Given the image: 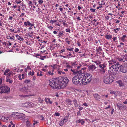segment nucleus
I'll return each mask as SVG.
<instances>
[{
	"label": "nucleus",
	"mask_w": 127,
	"mask_h": 127,
	"mask_svg": "<svg viewBox=\"0 0 127 127\" xmlns=\"http://www.w3.org/2000/svg\"><path fill=\"white\" fill-rule=\"evenodd\" d=\"M72 82L73 84L79 86L84 85L85 82H83V80L81 72L78 73L73 77Z\"/></svg>",
	"instance_id": "1"
},
{
	"label": "nucleus",
	"mask_w": 127,
	"mask_h": 127,
	"mask_svg": "<svg viewBox=\"0 0 127 127\" xmlns=\"http://www.w3.org/2000/svg\"><path fill=\"white\" fill-rule=\"evenodd\" d=\"M72 101L74 103V105L75 107H77L78 106V104H77V100L76 99H75L72 100Z\"/></svg>",
	"instance_id": "16"
},
{
	"label": "nucleus",
	"mask_w": 127,
	"mask_h": 127,
	"mask_svg": "<svg viewBox=\"0 0 127 127\" xmlns=\"http://www.w3.org/2000/svg\"><path fill=\"white\" fill-rule=\"evenodd\" d=\"M9 39H13V38H14V36H13L12 37H11L10 36H9Z\"/></svg>",
	"instance_id": "63"
},
{
	"label": "nucleus",
	"mask_w": 127,
	"mask_h": 127,
	"mask_svg": "<svg viewBox=\"0 0 127 127\" xmlns=\"http://www.w3.org/2000/svg\"><path fill=\"white\" fill-rule=\"evenodd\" d=\"M10 70L9 69H6L5 70V72L6 73H8L9 71Z\"/></svg>",
	"instance_id": "64"
},
{
	"label": "nucleus",
	"mask_w": 127,
	"mask_h": 127,
	"mask_svg": "<svg viewBox=\"0 0 127 127\" xmlns=\"http://www.w3.org/2000/svg\"><path fill=\"white\" fill-rule=\"evenodd\" d=\"M54 74V73L53 72H51L50 71H49L48 72L47 75H51L52 76Z\"/></svg>",
	"instance_id": "41"
},
{
	"label": "nucleus",
	"mask_w": 127,
	"mask_h": 127,
	"mask_svg": "<svg viewBox=\"0 0 127 127\" xmlns=\"http://www.w3.org/2000/svg\"><path fill=\"white\" fill-rule=\"evenodd\" d=\"M19 114V113L17 112H15L13 113L11 115V116H12L13 115H16L17 116V115H18V114Z\"/></svg>",
	"instance_id": "42"
},
{
	"label": "nucleus",
	"mask_w": 127,
	"mask_h": 127,
	"mask_svg": "<svg viewBox=\"0 0 127 127\" xmlns=\"http://www.w3.org/2000/svg\"><path fill=\"white\" fill-rule=\"evenodd\" d=\"M102 49L100 47H98V48L96 49V51L98 52L99 51H102Z\"/></svg>",
	"instance_id": "30"
},
{
	"label": "nucleus",
	"mask_w": 127,
	"mask_h": 127,
	"mask_svg": "<svg viewBox=\"0 0 127 127\" xmlns=\"http://www.w3.org/2000/svg\"><path fill=\"white\" fill-rule=\"evenodd\" d=\"M43 72L42 71H40L39 72H38L37 73V76H42V74Z\"/></svg>",
	"instance_id": "23"
},
{
	"label": "nucleus",
	"mask_w": 127,
	"mask_h": 127,
	"mask_svg": "<svg viewBox=\"0 0 127 127\" xmlns=\"http://www.w3.org/2000/svg\"><path fill=\"white\" fill-rule=\"evenodd\" d=\"M26 123L27 126L28 127H30V123L29 121H27Z\"/></svg>",
	"instance_id": "39"
},
{
	"label": "nucleus",
	"mask_w": 127,
	"mask_h": 127,
	"mask_svg": "<svg viewBox=\"0 0 127 127\" xmlns=\"http://www.w3.org/2000/svg\"><path fill=\"white\" fill-rule=\"evenodd\" d=\"M113 40L115 41L117 40V38L116 37H114L113 38Z\"/></svg>",
	"instance_id": "58"
},
{
	"label": "nucleus",
	"mask_w": 127,
	"mask_h": 127,
	"mask_svg": "<svg viewBox=\"0 0 127 127\" xmlns=\"http://www.w3.org/2000/svg\"><path fill=\"white\" fill-rule=\"evenodd\" d=\"M30 82L31 80L29 79L25 80L24 81V83L26 84H28L30 83Z\"/></svg>",
	"instance_id": "28"
},
{
	"label": "nucleus",
	"mask_w": 127,
	"mask_h": 127,
	"mask_svg": "<svg viewBox=\"0 0 127 127\" xmlns=\"http://www.w3.org/2000/svg\"><path fill=\"white\" fill-rule=\"evenodd\" d=\"M114 80L113 76L109 74L105 75L103 76V80L106 84H110L112 83Z\"/></svg>",
	"instance_id": "6"
},
{
	"label": "nucleus",
	"mask_w": 127,
	"mask_h": 127,
	"mask_svg": "<svg viewBox=\"0 0 127 127\" xmlns=\"http://www.w3.org/2000/svg\"><path fill=\"white\" fill-rule=\"evenodd\" d=\"M68 117L66 116L64 119H63V120L65 122H66L68 121Z\"/></svg>",
	"instance_id": "32"
},
{
	"label": "nucleus",
	"mask_w": 127,
	"mask_h": 127,
	"mask_svg": "<svg viewBox=\"0 0 127 127\" xmlns=\"http://www.w3.org/2000/svg\"><path fill=\"white\" fill-rule=\"evenodd\" d=\"M83 105H84L86 107H87L88 106V105L86 103H84L83 104Z\"/></svg>",
	"instance_id": "60"
},
{
	"label": "nucleus",
	"mask_w": 127,
	"mask_h": 127,
	"mask_svg": "<svg viewBox=\"0 0 127 127\" xmlns=\"http://www.w3.org/2000/svg\"><path fill=\"white\" fill-rule=\"evenodd\" d=\"M64 122L63 120L62 119H61L59 123V125L60 126H63L64 123Z\"/></svg>",
	"instance_id": "22"
},
{
	"label": "nucleus",
	"mask_w": 127,
	"mask_h": 127,
	"mask_svg": "<svg viewBox=\"0 0 127 127\" xmlns=\"http://www.w3.org/2000/svg\"><path fill=\"white\" fill-rule=\"evenodd\" d=\"M49 85L53 89H60L59 82L58 77L50 79L49 80Z\"/></svg>",
	"instance_id": "3"
},
{
	"label": "nucleus",
	"mask_w": 127,
	"mask_h": 127,
	"mask_svg": "<svg viewBox=\"0 0 127 127\" xmlns=\"http://www.w3.org/2000/svg\"><path fill=\"white\" fill-rule=\"evenodd\" d=\"M38 1L40 4H41L43 3V1L41 0H39Z\"/></svg>",
	"instance_id": "50"
},
{
	"label": "nucleus",
	"mask_w": 127,
	"mask_h": 127,
	"mask_svg": "<svg viewBox=\"0 0 127 127\" xmlns=\"http://www.w3.org/2000/svg\"><path fill=\"white\" fill-rule=\"evenodd\" d=\"M32 2L31 1H29L28 3V4L29 6H31L32 7Z\"/></svg>",
	"instance_id": "57"
},
{
	"label": "nucleus",
	"mask_w": 127,
	"mask_h": 127,
	"mask_svg": "<svg viewBox=\"0 0 127 127\" xmlns=\"http://www.w3.org/2000/svg\"><path fill=\"white\" fill-rule=\"evenodd\" d=\"M122 58H118L117 59L118 60V61H119V62H121L123 64V63L125 62V61L124 60H123V59H123V57L122 56Z\"/></svg>",
	"instance_id": "18"
},
{
	"label": "nucleus",
	"mask_w": 127,
	"mask_h": 127,
	"mask_svg": "<svg viewBox=\"0 0 127 127\" xmlns=\"http://www.w3.org/2000/svg\"><path fill=\"white\" fill-rule=\"evenodd\" d=\"M122 105L120 104L119 105L117 104V106L119 109H120L121 107H122Z\"/></svg>",
	"instance_id": "47"
},
{
	"label": "nucleus",
	"mask_w": 127,
	"mask_h": 127,
	"mask_svg": "<svg viewBox=\"0 0 127 127\" xmlns=\"http://www.w3.org/2000/svg\"><path fill=\"white\" fill-rule=\"evenodd\" d=\"M17 116L20 119H24L25 118V115L22 113L18 114L17 115Z\"/></svg>",
	"instance_id": "12"
},
{
	"label": "nucleus",
	"mask_w": 127,
	"mask_h": 127,
	"mask_svg": "<svg viewBox=\"0 0 127 127\" xmlns=\"http://www.w3.org/2000/svg\"><path fill=\"white\" fill-rule=\"evenodd\" d=\"M5 118V117L3 116H0V119L3 121L4 120V119Z\"/></svg>",
	"instance_id": "36"
},
{
	"label": "nucleus",
	"mask_w": 127,
	"mask_h": 127,
	"mask_svg": "<svg viewBox=\"0 0 127 127\" xmlns=\"http://www.w3.org/2000/svg\"><path fill=\"white\" fill-rule=\"evenodd\" d=\"M118 68H116V69L117 70L116 71V72L113 73V75H115L116 74H118L120 71L123 73L127 72V69L126 67H125V66L124 67L122 65L119 64Z\"/></svg>",
	"instance_id": "7"
},
{
	"label": "nucleus",
	"mask_w": 127,
	"mask_h": 127,
	"mask_svg": "<svg viewBox=\"0 0 127 127\" xmlns=\"http://www.w3.org/2000/svg\"><path fill=\"white\" fill-rule=\"evenodd\" d=\"M105 37L106 39L108 40L109 39H111L112 38V36L108 34H106L105 35Z\"/></svg>",
	"instance_id": "21"
},
{
	"label": "nucleus",
	"mask_w": 127,
	"mask_h": 127,
	"mask_svg": "<svg viewBox=\"0 0 127 127\" xmlns=\"http://www.w3.org/2000/svg\"><path fill=\"white\" fill-rule=\"evenodd\" d=\"M77 114L78 116H80L81 115L80 111H78L77 113Z\"/></svg>",
	"instance_id": "54"
},
{
	"label": "nucleus",
	"mask_w": 127,
	"mask_h": 127,
	"mask_svg": "<svg viewBox=\"0 0 127 127\" xmlns=\"http://www.w3.org/2000/svg\"><path fill=\"white\" fill-rule=\"evenodd\" d=\"M83 82H85V85H87L91 81L92 77L91 74L87 73L81 72Z\"/></svg>",
	"instance_id": "4"
},
{
	"label": "nucleus",
	"mask_w": 127,
	"mask_h": 127,
	"mask_svg": "<svg viewBox=\"0 0 127 127\" xmlns=\"http://www.w3.org/2000/svg\"><path fill=\"white\" fill-rule=\"evenodd\" d=\"M46 57L45 56H41L40 59L42 60H44V59Z\"/></svg>",
	"instance_id": "37"
},
{
	"label": "nucleus",
	"mask_w": 127,
	"mask_h": 127,
	"mask_svg": "<svg viewBox=\"0 0 127 127\" xmlns=\"http://www.w3.org/2000/svg\"><path fill=\"white\" fill-rule=\"evenodd\" d=\"M47 100L49 101V103L50 104H51L52 103V101H51L50 100V98H47Z\"/></svg>",
	"instance_id": "44"
},
{
	"label": "nucleus",
	"mask_w": 127,
	"mask_h": 127,
	"mask_svg": "<svg viewBox=\"0 0 127 127\" xmlns=\"http://www.w3.org/2000/svg\"><path fill=\"white\" fill-rule=\"evenodd\" d=\"M27 34V36H28L29 37H31V38H32V35H31L29 33Z\"/></svg>",
	"instance_id": "62"
},
{
	"label": "nucleus",
	"mask_w": 127,
	"mask_h": 127,
	"mask_svg": "<svg viewBox=\"0 0 127 127\" xmlns=\"http://www.w3.org/2000/svg\"><path fill=\"white\" fill-rule=\"evenodd\" d=\"M70 30L69 29H66V31L67 32H70Z\"/></svg>",
	"instance_id": "59"
},
{
	"label": "nucleus",
	"mask_w": 127,
	"mask_h": 127,
	"mask_svg": "<svg viewBox=\"0 0 127 127\" xmlns=\"http://www.w3.org/2000/svg\"><path fill=\"white\" fill-rule=\"evenodd\" d=\"M65 102L68 105L71 106L72 105V101L69 99H67L66 100Z\"/></svg>",
	"instance_id": "14"
},
{
	"label": "nucleus",
	"mask_w": 127,
	"mask_h": 127,
	"mask_svg": "<svg viewBox=\"0 0 127 127\" xmlns=\"http://www.w3.org/2000/svg\"><path fill=\"white\" fill-rule=\"evenodd\" d=\"M9 119L8 118L5 117V118L4 119V120L3 121L4 122H7L8 120Z\"/></svg>",
	"instance_id": "40"
},
{
	"label": "nucleus",
	"mask_w": 127,
	"mask_h": 127,
	"mask_svg": "<svg viewBox=\"0 0 127 127\" xmlns=\"http://www.w3.org/2000/svg\"><path fill=\"white\" fill-rule=\"evenodd\" d=\"M6 81L7 82H9V83H11L13 82V81L9 78L7 79Z\"/></svg>",
	"instance_id": "27"
},
{
	"label": "nucleus",
	"mask_w": 127,
	"mask_h": 127,
	"mask_svg": "<svg viewBox=\"0 0 127 127\" xmlns=\"http://www.w3.org/2000/svg\"><path fill=\"white\" fill-rule=\"evenodd\" d=\"M93 96L96 100L99 101L101 99L100 96L97 94H94Z\"/></svg>",
	"instance_id": "10"
},
{
	"label": "nucleus",
	"mask_w": 127,
	"mask_h": 127,
	"mask_svg": "<svg viewBox=\"0 0 127 127\" xmlns=\"http://www.w3.org/2000/svg\"><path fill=\"white\" fill-rule=\"evenodd\" d=\"M99 71L101 74H103L105 72V70L103 68H102L99 69Z\"/></svg>",
	"instance_id": "20"
},
{
	"label": "nucleus",
	"mask_w": 127,
	"mask_h": 127,
	"mask_svg": "<svg viewBox=\"0 0 127 127\" xmlns=\"http://www.w3.org/2000/svg\"><path fill=\"white\" fill-rule=\"evenodd\" d=\"M21 91H23L24 92H26L28 93L30 92V90H29L27 87H24L20 89Z\"/></svg>",
	"instance_id": "11"
},
{
	"label": "nucleus",
	"mask_w": 127,
	"mask_h": 127,
	"mask_svg": "<svg viewBox=\"0 0 127 127\" xmlns=\"http://www.w3.org/2000/svg\"><path fill=\"white\" fill-rule=\"evenodd\" d=\"M33 122V126H32V127H35L34 126L35 125H37L39 123V122L37 120H34Z\"/></svg>",
	"instance_id": "17"
},
{
	"label": "nucleus",
	"mask_w": 127,
	"mask_h": 127,
	"mask_svg": "<svg viewBox=\"0 0 127 127\" xmlns=\"http://www.w3.org/2000/svg\"><path fill=\"white\" fill-rule=\"evenodd\" d=\"M10 91V89L8 87L4 86H0V93H8Z\"/></svg>",
	"instance_id": "8"
},
{
	"label": "nucleus",
	"mask_w": 127,
	"mask_h": 127,
	"mask_svg": "<svg viewBox=\"0 0 127 127\" xmlns=\"http://www.w3.org/2000/svg\"><path fill=\"white\" fill-rule=\"evenodd\" d=\"M82 119H79V120H77L76 121V123H81L82 121Z\"/></svg>",
	"instance_id": "38"
},
{
	"label": "nucleus",
	"mask_w": 127,
	"mask_h": 127,
	"mask_svg": "<svg viewBox=\"0 0 127 127\" xmlns=\"http://www.w3.org/2000/svg\"><path fill=\"white\" fill-rule=\"evenodd\" d=\"M32 96V95H22V96H23V97H28V96Z\"/></svg>",
	"instance_id": "52"
},
{
	"label": "nucleus",
	"mask_w": 127,
	"mask_h": 127,
	"mask_svg": "<svg viewBox=\"0 0 127 127\" xmlns=\"http://www.w3.org/2000/svg\"><path fill=\"white\" fill-rule=\"evenodd\" d=\"M90 11H91L92 12H95V9H94L92 8H90Z\"/></svg>",
	"instance_id": "48"
},
{
	"label": "nucleus",
	"mask_w": 127,
	"mask_h": 127,
	"mask_svg": "<svg viewBox=\"0 0 127 127\" xmlns=\"http://www.w3.org/2000/svg\"><path fill=\"white\" fill-rule=\"evenodd\" d=\"M85 123V121H84L83 119H82V120L81 122V125H84Z\"/></svg>",
	"instance_id": "49"
},
{
	"label": "nucleus",
	"mask_w": 127,
	"mask_h": 127,
	"mask_svg": "<svg viewBox=\"0 0 127 127\" xmlns=\"http://www.w3.org/2000/svg\"><path fill=\"white\" fill-rule=\"evenodd\" d=\"M122 56L123 57V59L125 58V60L127 61V54H126L124 56Z\"/></svg>",
	"instance_id": "31"
},
{
	"label": "nucleus",
	"mask_w": 127,
	"mask_h": 127,
	"mask_svg": "<svg viewBox=\"0 0 127 127\" xmlns=\"http://www.w3.org/2000/svg\"><path fill=\"white\" fill-rule=\"evenodd\" d=\"M38 99L39 102H40V103H43L44 100L42 99H41V98L39 97L38 98Z\"/></svg>",
	"instance_id": "26"
},
{
	"label": "nucleus",
	"mask_w": 127,
	"mask_h": 127,
	"mask_svg": "<svg viewBox=\"0 0 127 127\" xmlns=\"http://www.w3.org/2000/svg\"><path fill=\"white\" fill-rule=\"evenodd\" d=\"M109 64V65L111 66L110 67V69L111 70V71H110L111 74H110L113 75V73L116 72L117 70L116 68H118L119 65V62H117L115 60H111L108 61Z\"/></svg>",
	"instance_id": "2"
},
{
	"label": "nucleus",
	"mask_w": 127,
	"mask_h": 127,
	"mask_svg": "<svg viewBox=\"0 0 127 127\" xmlns=\"http://www.w3.org/2000/svg\"><path fill=\"white\" fill-rule=\"evenodd\" d=\"M70 70L73 72V74L74 75H77L78 73H80V72L79 71H76L74 69H71Z\"/></svg>",
	"instance_id": "15"
},
{
	"label": "nucleus",
	"mask_w": 127,
	"mask_h": 127,
	"mask_svg": "<svg viewBox=\"0 0 127 127\" xmlns=\"http://www.w3.org/2000/svg\"><path fill=\"white\" fill-rule=\"evenodd\" d=\"M96 68V67L95 65L94 64H92L89 66L88 67V69L90 71H93Z\"/></svg>",
	"instance_id": "9"
},
{
	"label": "nucleus",
	"mask_w": 127,
	"mask_h": 127,
	"mask_svg": "<svg viewBox=\"0 0 127 127\" xmlns=\"http://www.w3.org/2000/svg\"><path fill=\"white\" fill-rule=\"evenodd\" d=\"M3 24V22L0 20V27L2 26Z\"/></svg>",
	"instance_id": "61"
},
{
	"label": "nucleus",
	"mask_w": 127,
	"mask_h": 127,
	"mask_svg": "<svg viewBox=\"0 0 127 127\" xmlns=\"http://www.w3.org/2000/svg\"><path fill=\"white\" fill-rule=\"evenodd\" d=\"M92 62L95 63L97 65H98L99 64H100V63H101V62L99 61H92Z\"/></svg>",
	"instance_id": "33"
},
{
	"label": "nucleus",
	"mask_w": 127,
	"mask_h": 127,
	"mask_svg": "<svg viewBox=\"0 0 127 127\" xmlns=\"http://www.w3.org/2000/svg\"><path fill=\"white\" fill-rule=\"evenodd\" d=\"M60 115V114L58 112L55 113L54 114V116H59Z\"/></svg>",
	"instance_id": "34"
},
{
	"label": "nucleus",
	"mask_w": 127,
	"mask_h": 127,
	"mask_svg": "<svg viewBox=\"0 0 127 127\" xmlns=\"http://www.w3.org/2000/svg\"><path fill=\"white\" fill-rule=\"evenodd\" d=\"M58 79L60 89L65 87L69 81L68 79L66 77L64 78L62 77H58Z\"/></svg>",
	"instance_id": "5"
},
{
	"label": "nucleus",
	"mask_w": 127,
	"mask_h": 127,
	"mask_svg": "<svg viewBox=\"0 0 127 127\" xmlns=\"http://www.w3.org/2000/svg\"><path fill=\"white\" fill-rule=\"evenodd\" d=\"M120 87H123L124 86V83L121 80H119L116 82Z\"/></svg>",
	"instance_id": "13"
},
{
	"label": "nucleus",
	"mask_w": 127,
	"mask_h": 127,
	"mask_svg": "<svg viewBox=\"0 0 127 127\" xmlns=\"http://www.w3.org/2000/svg\"><path fill=\"white\" fill-rule=\"evenodd\" d=\"M57 21L56 20H51L50 21V23L52 24H53L55 22H56Z\"/></svg>",
	"instance_id": "35"
},
{
	"label": "nucleus",
	"mask_w": 127,
	"mask_h": 127,
	"mask_svg": "<svg viewBox=\"0 0 127 127\" xmlns=\"http://www.w3.org/2000/svg\"><path fill=\"white\" fill-rule=\"evenodd\" d=\"M121 40L123 42H124L125 40V38H123L122 37H121Z\"/></svg>",
	"instance_id": "51"
},
{
	"label": "nucleus",
	"mask_w": 127,
	"mask_h": 127,
	"mask_svg": "<svg viewBox=\"0 0 127 127\" xmlns=\"http://www.w3.org/2000/svg\"><path fill=\"white\" fill-rule=\"evenodd\" d=\"M110 93L111 94L115 95L116 92L114 91H112L110 92Z\"/></svg>",
	"instance_id": "56"
},
{
	"label": "nucleus",
	"mask_w": 127,
	"mask_h": 127,
	"mask_svg": "<svg viewBox=\"0 0 127 127\" xmlns=\"http://www.w3.org/2000/svg\"><path fill=\"white\" fill-rule=\"evenodd\" d=\"M63 31H62L58 33V35H57V36H59V37L61 36L63 34Z\"/></svg>",
	"instance_id": "24"
},
{
	"label": "nucleus",
	"mask_w": 127,
	"mask_h": 127,
	"mask_svg": "<svg viewBox=\"0 0 127 127\" xmlns=\"http://www.w3.org/2000/svg\"><path fill=\"white\" fill-rule=\"evenodd\" d=\"M73 48H67V50H69L70 51H73Z\"/></svg>",
	"instance_id": "46"
},
{
	"label": "nucleus",
	"mask_w": 127,
	"mask_h": 127,
	"mask_svg": "<svg viewBox=\"0 0 127 127\" xmlns=\"http://www.w3.org/2000/svg\"><path fill=\"white\" fill-rule=\"evenodd\" d=\"M34 72L33 71H32V72H31V71H30L29 72V74L30 75H33L34 74Z\"/></svg>",
	"instance_id": "45"
},
{
	"label": "nucleus",
	"mask_w": 127,
	"mask_h": 127,
	"mask_svg": "<svg viewBox=\"0 0 127 127\" xmlns=\"http://www.w3.org/2000/svg\"><path fill=\"white\" fill-rule=\"evenodd\" d=\"M120 28H116L115 29H114L113 30V31L115 32L116 33L117 32V31H119L120 30Z\"/></svg>",
	"instance_id": "25"
},
{
	"label": "nucleus",
	"mask_w": 127,
	"mask_h": 127,
	"mask_svg": "<svg viewBox=\"0 0 127 127\" xmlns=\"http://www.w3.org/2000/svg\"><path fill=\"white\" fill-rule=\"evenodd\" d=\"M16 37L17 38L18 40H20V38H21V37L19 36L18 34L16 35Z\"/></svg>",
	"instance_id": "43"
},
{
	"label": "nucleus",
	"mask_w": 127,
	"mask_h": 127,
	"mask_svg": "<svg viewBox=\"0 0 127 127\" xmlns=\"http://www.w3.org/2000/svg\"><path fill=\"white\" fill-rule=\"evenodd\" d=\"M66 64L67 65L66 66V67L67 69H69L70 68H72V66L66 63Z\"/></svg>",
	"instance_id": "29"
},
{
	"label": "nucleus",
	"mask_w": 127,
	"mask_h": 127,
	"mask_svg": "<svg viewBox=\"0 0 127 127\" xmlns=\"http://www.w3.org/2000/svg\"><path fill=\"white\" fill-rule=\"evenodd\" d=\"M30 24L31 23L29 21H28L26 22H25L24 23V25H25L26 26H30Z\"/></svg>",
	"instance_id": "19"
},
{
	"label": "nucleus",
	"mask_w": 127,
	"mask_h": 127,
	"mask_svg": "<svg viewBox=\"0 0 127 127\" xmlns=\"http://www.w3.org/2000/svg\"><path fill=\"white\" fill-rule=\"evenodd\" d=\"M109 17L108 16H106L105 17V18L107 20H109Z\"/></svg>",
	"instance_id": "55"
},
{
	"label": "nucleus",
	"mask_w": 127,
	"mask_h": 127,
	"mask_svg": "<svg viewBox=\"0 0 127 127\" xmlns=\"http://www.w3.org/2000/svg\"><path fill=\"white\" fill-rule=\"evenodd\" d=\"M81 66H82L81 64H80L78 66H77V68L78 69H79L80 68V67H81Z\"/></svg>",
	"instance_id": "53"
}]
</instances>
